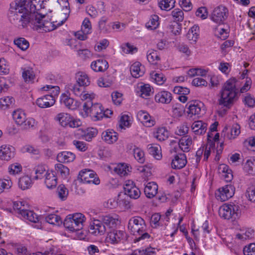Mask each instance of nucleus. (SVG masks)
<instances>
[{
	"instance_id": "nucleus-1",
	"label": "nucleus",
	"mask_w": 255,
	"mask_h": 255,
	"mask_svg": "<svg viewBox=\"0 0 255 255\" xmlns=\"http://www.w3.org/2000/svg\"><path fill=\"white\" fill-rule=\"evenodd\" d=\"M19 14L11 17V23L15 24L18 27L25 28L28 26H30L34 29L38 30L42 29L45 31H50L56 29L63 24L65 21L61 20L57 24V21L50 22L46 19L45 15L37 13H30L29 15L24 16Z\"/></svg>"
},
{
	"instance_id": "nucleus-2",
	"label": "nucleus",
	"mask_w": 255,
	"mask_h": 255,
	"mask_svg": "<svg viewBox=\"0 0 255 255\" xmlns=\"http://www.w3.org/2000/svg\"><path fill=\"white\" fill-rule=\"evenodd\" d=\"M237 80L231 78L224 84L221 92L219 104L230 109L238 99V89L236 87Z\"/></svg>"
},
{
	"instance_id": "nucleus-3",
	"label": "nucleus",
	"mask_w": 255,
	"mask_h": 255,
	"mask_svg": "<svg viewBox=\"0 0 255 255\" xmlns=\"http://www.w3.org/2000/svg\"><path fill=\"white\" fill-rule=\"evenodd\" d=\"M38 0H15L10 4L9 10L8 17L11 22V17L19 14L29 15L32 13H37L36 11V3H38Z\"/></svg>"
},
{
	"instance_id": "nucleus-4",
	"label": "nucleus",
	"mask_w": 255,
	"mask_h": 255,
	"mask_svg": "<svg viewBox=\"0 0 255 255\" xmlns=\"http://www.w3.org/2000/svg\"><path fill=\"white\" fill-rule=\"evenodd\" d=\"M128 228L131 233L135 236L134 242L149 239L150 235L146 232V226L144 220L139 216L130 218L128 223Z\"/></svg>"
},
{
	"instance_id": "nucleus-5",
	"label": "nucleus",
	"mask_w": 255,
	"mask_h": 255,
	"mask_svg": "<svg viewBox=\"0 0 255 255\" xmlns=\"http://www.w3.org/2000/svg\"><path fill=\"white\" fill-rule=\"evenodd\" d=\"M86 221L85 216L81 213L69 214L66 216L63 224L66 228L71 231H77L83 229Z\"/></svg>"
},
{
	"instance_id": "nucleus-6",
	"label": "nucleus",
	"mask_w": 255,
	"mask_h": 255,
	"mask_svg": "<svg viewBox=\"0 0 255 255\" xmlns=\"http://www.w3.org/2000/svg\"><path fill=\"white\" fill-rule=\"evenodd\" d=\"M92 97L83 105V110L86 116H89L94 121L101 120L104 117L103 108L101 104L92 102Z\"/></svg>"
},
{
	"instance_id": "nucleus-7",
	"label": "nucleus",
	"mask_w": 255,
	"mask_h": 255,
	"mask_svg": "<svg viewBox=\"0 0 255 255\" xmlns=\"http://www.w3.org/2000/svg\"><path fill=\"white\" fill-rule=\"evenodd\" d=\"M239 207L234 204H224L219 209V216L224 219H236L239 215Z\"/></svg>"
},
{
	"instance_id": "nucleus-8",
	"label": "nucleus",
	"mask_w": 255,
	"mask_h": 255,
	"mask_svg": "<svg viewBox=\"0 0 255 255\" xmlns=\"http://www.w3.org/2000/svg\"><path fill=\"white\" fill-rule=\"evenodd\" d=\"M78 180L83 183H93L96 185L100 184V181L97 175L93 171L84 169L78 175Z\"/></svg>"
},
{
	"instance_id": "nucleus-9",
	"label": "nucleus",
	"mask_w": 255,
	"mask_h": 255,
	"mask_svg": "<svg viewBox=\"0 0 255 255\" xmlns=\"http://www.w3.org/2000/svg\"><path fill=\"white\" fill-rule=\"evenodd\" d=\"M228 9L223 5H220L214 8L211 14V18L217 23L222 24L228 17Z\"/></svg>"
},
{
	"instance_id": "nucleus-10",
	"label": "nucleus",
	"mask_w": 255,
	"mask_h": 255,
	"mask_svg": "<svg viewBox=\"0 0 255 255\" xmlns=\"http://www.w3.org/2000/svg\"><path fill=\"white\" fill-rule=\"evenodd\" d=\"M68 89L76 96L80 97L83 101L88 100L93 96L92 95L86 93L84 91L85 87L77 83L69 84Z\"/></svg>"
},
{
	"instance_id": "nucleus-11",
	"label": "nucleus",
	"mask_w": 255,
	"mask_h": 255,
	"mask_svg": "<svg viewBox=\"0 0 255 255\" xmlns=\"http://www.w3.org/2000/svg\"><path fill=\"white\" fill-rule=\"evenodd\" d=\"M124 188L125 194L130 198L136 199L140 197V191L132 181H126Z\"/></svg>"
},
{
	"instance_id": "nucleus-12",
	"label": "nucleus",
	"mask_w": 255,
	"mask_h": 255,
	"mask_svg": "<svg viewBox=\"0 0 255 255\" xmlns=\"http://www.w3.org/2000/svg\"><path fill=\"white\" fill-rule=\"evenodd\" d=\"M15 148L11 145L3 144L0 146V160L9 161L14 157Z\"/></svg>"
},
{
	"instance_id": "nucleus-13",
	"label": "nucleus",
	"mask_w": 255,
	"mask_h": 255,
	"mask_svg": "<svg viewBox=\"0 0 255 255\" xmlns=\"http://www.w3.org/2000/svg\"><path fill=\"white\" fill-rule=\"evenodd\" d=\"M107 233L106 240L112 244L119 243L125 237V233L121 230L113 229L109 231Z\"/></svg>"
},
{
	"instance_id": "nucleus-14",
	"label": "nucleus",
	"mask_w": 255,
	"mask_h": 255,
	"mask_svg": "<svg viewBox=\"0 0 255 255\" xmlns=\"http://www.w3.org/2000/svg\"><path fill=\"white\" fill-rule=\"evenodd\" d=\"M89 231L95 236H101L106 232V229L102 221L99 220H94L90 224Z\"/></svg>"
},
{
	"instance_id": "nucleus-15",
	"label": "nucleus",
	"mask_w": 255,
	"mask_h": 255,
	"mask_svg": "<svg viewBox=\"0 0 255 255\" xmlns=\"http://www.w3.org/2000/svg\"><path fill=\"white\" fill-rule=\"evenodd\" d=\"M119 137V134L112 129H108L104 131L102 133V139L108 144H113L116 142Z\"/></svg>"
},
{
	"instance_id": "nucleus-16",
	"label": "nucleus",
	"mask_w": 255,
	"mask_h": 255,
	"mask_svg": "<svg viewBox=\"0 0 255 255\" xmlns=\"http://www.w3.org/2000/svg\"><path fill=\"white\" fill-rule=\"evenodd\" d=\"M137 118L147 127H151L155 124V121L145 111H140L137 113Z\"/></svg>"
},
{
	"instance_id": "nucleus-17",
	"label": "nucleus",
	"mask_w": 255,
	"mask_h": 255,
	"mask_svg": "<svg viewBox=\"0 0 255 255\" xmlns=\"http://www.w3.org/2000/svg\"><path fill=\"white\" fill-rule=\"evenodd\" d=\"M187 163L186 156L184 153L176 155L172 160L171 165L173 168L180 169L183 168Z\"/></svg>"
},
{
	"instance_id": "nucleus-18",
	"label": "nucleus",
	"mask_w": 255,
	"mask_h": 255,
	"mask_svg": "<svg viewBox=\"0 0 255 255\" xmlns=\"http://www.w3.org/2000/svg\"><path fill=\"white\" fill-rule=\"evenodd\" d=\"M55 102L52 96L46 95L39 98L36 100L37 105L41 108H46L53 106Z\"/></svg>"
},
{
	"instance_id": "nucleus-19",
	"label": "nucleus",
	"mask_w": 255,
	"mask_h": 255,
	"mask_svg": "<svg viewBox=\"0 0 255 255\" xmlns=\"http://www.w3.org/2000/svg\"><path fill=\"white\" fill-rule=\"evenodd\" d=\"M91 67L94 71L104 72L108 68L109 64L106 60L99 59L93 61Z\"/></svg>"
},
{
	"instance_id": "nucleus-20",
	"label": "nucleus",
	"mask_w": 255,
	"mask_h": 255,
	"mask_svg": "<svg viewBox=\"0 0 255 255\" xmlns=\"http://www.w3.org/2000/svg\"><path fill=\"white\" fill-rule=\"evenodd\" d=\"M172 98L171 93L166 91L158 92L155 95L154 97L156 102L165 104L170 103Z\"/></svg>"
},
{
	"instance_id": "nucleus-21",
	"label": "nucleus",
	"mask_w": 255,
	"mask_h": 255,
	"mask_svg": "<svg viewBox=\"0 0 255 255\" xmlns=\"http://www.w3.org/2000/svg\"><path fill=\"white\" fill-rule=\"evenodd\" d=\"M188 110L187 113L188 115H190V117L193 115H198L201 112V108L202 107L203 104L201 102L197 101H192L188 104Z\"/></svg>"
},
{
	"instance_id": "nucleus-22",
	"label": "nucleus",
	"mask_w": 255,
	"mask_h": 255,
	"mask_svg": "<svg viewBox=\"0 0 255 255\" xmlns=\"http://www.w3.org/2000/svg\"><path fill=\"white\" fill-rule=\"evenodd\" d=\"M45 184L46 187L49 188H53L56 187L57 184V179L53 171H47L45 174Z\"/></svg>"
},
{
	"instance_id": "nucleus-23",
	"label": "nucleus",
	"mask_w": 255,
	"mask_h": 255,
	"mask_svg": "<svg viewBox=\"0 0 255 255\" xmlns=\"http://www.w3.org/2000/svg\"><path fill=\"white\" fill-rule=\"evenodd\" d=\"M193 131L197 135L204 134L207 129V124L201 121L194 122L191 126Z\"/></svg>"
},
{
	"instance_id": "nucleus-24",
	"label": "nucleus",
	"mask_w": 255,
	"mask_h": 255,
	"mask_svg": "<svg viewBox=\"0 0 255 255\" xmlns=\"http://www.w3.org/2000/svg\"><path fill=\"white\" fill-rule=\"evenodd\" d=\"M75 155L70 151H62L57 155V161L61 163L72 162L75 159Z\"/></svg>"
},
{
	"instance_id": "nucleus-25",
	"label": "nucleus",
	"mask_w": 255,
	"mask_h": 255,
	"mask_svg": "<svg viewBox=\"0 0 255 255\" xmlns=\"http://www.w3.org/2000/svg\"><path fill=\"white\" fill-rule=\"evenodd\" d=\"M158 185L154 182L148 183L144 188V193L148 198H152L157 193Z\"/></svg>"
},
{
	"instance_id": "nucleus-26",
	"label": "nucleus",
	"mask_w": 255,
	"mask_h": 255,
	"mask_svg": "<svg viewBox=\"0 0 255 255\" xmlns=\"http://www.w3.org/2000/svg\"><path fill=\"white\" fill-rule=\"evenodd\" d=\"M102 222L104 226L106 229V232L107 233L111 230L114 229L116 227L117 222L118 220L111 216H105L102 217Z\"/></svg>"
},
{
	"instance_id": "nucleus-27",
	"label": "nucleus",
	"mask_w": 255,
	"mask_h": 255,
	"mask_svg": "<svg viewBox=\"0 0 255 255\" xmlns=\"http://www.w3.org/2000/svg\"><path fill=\"white\" fill-rule=\"evenodd\" d=\"M60 103L69 109L74 110L77 106L74 99L69 97L65 94H63L60 98Z\"/></svg>"
},
{
	"instance_id": "nucleus-28",
	"label": "nucleus",
	"mask_w": 255,
	"mask_h": 255,
	"mask_svg": "<svg viewBox=\"0 0 255 255\" xmlns=\"http://www.w3.org/2000/svg\"><path fill=\"white\" fill-rule=\"evenodd\" d=\"M76 83L83 87L88 86L90 84V80L88 75L83 72H79L76 75Z\"/></svg>"
},
{
	"instance_id": "nucleus-29",
	"label": "nucleus",
	"mask_w": 255,
	"mask_h": 255,
	"mask_svg": "<svg viewBox=\"0 0 255 255\" xmlns=\"http://www.w3.org/2000/svg\"><path fill=\"white\" fill-rule=\"evenodd\" d=\"M147 150L149 154L152 155L155 159H160L161 158V147L158 145L149 144L147 147Z\"/></svg>"
},
{
	"instance_id": "nucleus-30",
	"label": "nucleus",
	"mask_w": 255,
	"mask_h": 255,
	"mask_svg": "<svg viewBox=\"0 0 255 255\" xmlns=\"http://www.w3.org/2000/svg\"><path fill=\"white\" fill-rule=\"evenodd\" d=\"M199 27L198 25H194L188 31L186 34L187 39L189 41L196 42L199 37Z\"/></svg>"
},
{
	"instance_id": "nucleus-31",
	"label": "nucleus",
	"mask_w": 255,
	"mask_h": 255,
	"mask_svg": "<svg viewBox=\"0 0 255 255\" xmlns=\"http://www.w3.org/2000/svg\"><path fill=\"white\" fill-rule=\"evenodd\" d=\"M22 76L26 83H33L35 77L34 71L29 67L23 69Z\"/></svg>"
},
{
	"instance_id": "nucleus-32",
	"label": "nucleus",
	"mask_w": 255,
	"mask_h": 255,
	"mask_svg": "<svg viewBox=\"0 0 255 255\" xmlns=\"http://www.w3.org/2000/svg\"><path fill=\"white\" fill-rule=\"evenodd\" d=\"M14 99L11 96L4 97L0 99V109L6 110L12 106L14 103Z\"/></svg>"
},
{
	"instance_id": "nucleus-33",
	"label": "nucleus",
	"mask_w": 255,
	"mask_h": 255,
	"mask_svg": "<svg viewBox=\"0 0 255 255\" xmlns=\"http://www.w3.org/2000/svg\"><path fill=\"white\" fill-rule=\"evenodd\" d=\"M192 142L191 138L184 136L179 140V146L183 152H188Z\"/></svg>"
},
{
	"instance_id": "nucleus-34",
	"label": "nucleus",
	"mask_w": 255,
	"mask_h": 255,
	"mask_svg": "<svg viewBox=\"0 0 255 255\" xmlns=\"http://www.w3.org/2000/svg\"><path fill=\"white\" fill-rule=\"evenodd\" d=\"M12 117L15 123L20 126L23 124L26 119V115L23 111L21 110L14 111L12 113Z\"/></svg>"
},
{
	"instance_id": "nucleus-35",
	"label": "nucleus",
	"mask_w": 255,
	"mask_h": 255,
	"mask_svg": "<svg viewBox=\"0 0 255 255\" xmlns=\"http://www.w3.org/2000/svg\"><path fill=\"white\" fill-rule=\"evenodd\" d=\"M141 66L139 62H136L130 66V71L132 77L137 78L143 74V71L140 69Z\"/></svg>"
},
{
	"instance_id": "nucleus-36",
	"label": "nucleus",
	"mask_w": 255,
	"mask_h": 255,
	"mask_svg": "<svg viewBox=\"0 0 255 255\" xmlns=\"http://www.w3.org/2000/svg\"><path fill=\"white\" fill-rule=\"evenodd\" d=\"M20 215L24 219L30 222L36 223L38 221V216L33 211L29 210L27 208Z\"/></svg>"
},
{
	"instance_id": "nucleus-37",
	"label": "nucleus",
	"mask_w": 255,
	"mask_h": 255,
	"mask_svg": "<svg viewBox=\"0 0 255 255\" xmlns=\"http://www.w3.org/2000/svg\"><path fill=\"white\" fill-rule=\"evenodd\" d=\"M147 59L152 64H156L160 59L158 52L153 49H150L147 52Z\"/></svg>"
},
{
	"instance_id": "nucleus-38",
	"label": "nucleus",
	"mask_w": 255,
	"mask_h": 255,
	"mask_svg": "<svg viewBox=\"0 0 255 255\" xmlns=\"http://www.w3.org/2000/svg\"><path fill=\"white\" fill-rule=\"evenodd\" d=\"M150 77L154 82L159 85H162L165 82L166 78L164 74L160 72H152L150 73Z\"/></svg>"
},
{
	"instance_id": "nucleus-39",
	"label": "nucleus",
	"mask_w": 255,
	"mask_h": 255,
	"mask_svg": "<svg viewBox=\"0 0 255 255\" xmlns=\"http://www.w3.org/2000/svg\"><path fill=\"white\" fill-rule=\"evenodd\" d=\"M244 169L248 174L255 175V159H248L244 165Z\"/></svg>"
},
{
	"instance_id": "nucleus-40",
	"label": "nucleus",
	"mask_w": 255,
	"mask_h": 255,
	"mask_svg": "<svg viewBox=\"0 0 255 255\" xmlns=\"http://www.w3.org/2000/svg\"><path fill=\"white\" fill-rule=\"evenodd\" d=\"M32 184L31 178L27 175L21 177L18 181V186L22 190L28 189Z\"/></svg>"
},
{
	"instance_id": "nucleus-41",
	"label": "nucleus",
	"mask_w": 255,
	"mask_h": 255,
	"mask_svg": "<svg viewBox=\"0 0 255 255\" xmlns=\"http://www.w3.org/2000/svg\"><path fill=\"white\" fill-rule=\"evenodd\" d=\"M72 117L67 113H62L59 114L57 116V120L60 125L63 127L68 126L71 121Z\"/></svg>"
},
{
	"instance_id": "nucleus-42",
	"label": "nucleus",
	"mask_w": 255,
	"mask_h": 255,
	"mask_svg": "<svg viewBox=\"0 0 255 255\" xmlns=\"http://www.w3.org/2000/svg\"><path fill=\"white\" fill-rule=\"evenodd\" d=\"M45 221L49 224L59 226L62 223L61 217L56 214H49L45 217Z\"/></svg>"
},
{
	"instance_id": "nucleus-43",
	"label": "nucleus",
	"mask_w": 255,
	"mask_h": 255,
	"mask_svg": "<svg viewBox=\"0 0 255 255\" xmlns=\"http://www.w3.org/2000/svg\"><path fill=\"white\" fill-rule=\"evenodd\" d=\"M154 137L159 141H163L168 137V132L165 128H158L154 133Z\"/></svg>"
},
{
	"instance_id": "nucleus-44",
	"label": "nucleus",
	"mask_w": 255,
	"mask_h": 255,
	"mask_svg": "<svg viewBox=\"0 0 255 255\" xmlns=\"http://www.w3.org/2000/svg\"><path fill=\"white\" fill-rule=\"evenodd\" d=\"M55 169L58 174H60L61 177L65 178L69 174V169L68 167L61 163H57L55 165Z\"/></svg>"
},
{
	"instance_id": "nucleus-45",
	"label": "nucleus",
	"mask_w": 255,
	"mask_h": 255,
	"mask_svg": "<svg viewBox=\"0 0 255 255\" xmlns=\"http://www.w3.org/2000/svg\"><path fill=\"white\" fill-rule=\"evenodd\" d=\"M175 3V0H161L158 2V5L161 9L169 10L174 7Z\"/></svg>"
},
{
	"instance_id": "nucleus-46",
	"label": "nucleus",
	"mask_w": 255,
	"mask_h": 255,
	"mask_svg": "<svg viewBox=\"0 0 255 255\" xmlns=\"http://www.w3.org/2000/svg\"><path fill=\"white\" fill-rule=\"evenodd\" d=\"M13 208L16 213L20 215L27 208V205L25 202L15 201L13 203Z\"/></svg>"
},
{
	"instance_id": "nucleus-47",
	"label": "nucleus",
	"mask_w": 255,
	"mask_h": 255,
	"mask_svg": "<svg viewBox=\"0 0 255 255\" xmlns=\"http://www.w3.org/2000/svg\"><path fill=\"white\" fill-rule=\"evenodd\" d=\"M158 18L159 17L157 15L151 16L148 22L146 23V27L150 30L156 29L159 25Z\"/></svg>"
},
{
	"instance_id": "nucleus-48",
	"label": "nucleus",
	"mask_w": 255,
	"mask_h": 255,
	"mask_svg": "<svg viewBox=\"0 0 255 255\" xmlns=\"http://www.w3.org/2000/svg\"><path fill=\"white\" fill-rule=\"evenodd\" d=\"M240 126L236 124L232 127L230 129V133L227 134V137L229 139L235 138L240 133Z\"/></svg>"
},
{
	"instance_id": "nucleus-49",
	"label": "nucleus",
	"mask_w": 255,
	"mask_h": 255,
	"mask_svg": "<svg viewBox=\"0 0 255 255\" xmlns=\"http://www.w3.org/2000/svg\"><path fill=\"white\" fill-rule=\"evenodd\" d=\"M43 89L45 91H50V93L49 95L52 96L54 100H55V98L58 96L60 93V88L58 86H56L46 85Z\"/></svg>"
},
{
	"instance_id": "nucleus-50",
	"label": "nucleus",
	"mask_w": 255,
	"mask_h": 255,
	"mask_svg": "<svg viewBox=\"0 0 255 255\" xmlns=\"http://www.w3.org/2000/svg\"><path fill=\"white\" fill-rule=\"evenodd\" d=\"M57 193L58 197L62 201L67 199L68 191L64 185H60L57 189Z\"/></svg>"
},
{
	"instance_id": "nucleus-51",
	"label": "nucleus",
	"mask_w": 255,
	"mask_h": 255,
	"mask_svg": "<svg viewBox=\"0 0 255 255\" xmlns=\"http://www.w3.org/2000/svg\"><path fill=\"white\" fill-rule=\"evenodd\" d=\"M36 124L37 123L34 119L29 118L27 119L26 118L24 122H23V124L20 125V126H21L22 128L24 129H29L34 128L36 125Z\"/></svg>"
},
{
	"instance_id": "nucleus-52",
	"label": "nucleus",
	"mask_w": 255,
	"mask_h": 255,
	"mask_svg": "<svg viewBox=\"0 0 255 255\" xmlns=\"http://www.w3.org/2000/svg\"><path fill=\"white\" fill-rule=\"evenodd\" d=\"M14 43L22 50H26L29 45L28 41L22 37L14 40Z\"/></svg>"
},
{
	"instance_id": "nucleus-53",
	"label": "nucleus",
	"mask_w": 255,
	"mask_h": 255,
	"mask_svg": "<svg viewBox=\"0 0 255 255\" xmlns=\"http://www.w3.org/2000/svg\"><path fill=\"white\" fill-rule=\"evenodd\" d=\"M114 171L121 176H124L127 175L128 169L125 164H119L115 167Z\"/></svg>"
},
{
	"instance_id": "nucleus-54",
	"label": "nucleus",
	"mask_w": 255,
	"mask_h": 255,
	"mask_svg": "<svg viewBox=\"0 0 255 255\" xmlns=\"http://www.w3.org/2000/svg\"><path fill=\"white\" fill-rule=\"evenodd\" d=\"M98 131L96 128H88L85 132L83 136L85 139L90 141L91 139L97 134Z\"/></svg>"
},
{
	"instance_id": "nucleus-55",
	"label": "nucleus",
	"mask_w": 255,
	"mask_h": 255,
	"mask_svg": "<svg viewBox=\"0 0 255 255\" xmlns=\"http://www.w3.org/2000/svg\"><path fill=\"white\" fill-rule=\"evenodd\" d=\"M134 157L139 163H142L144 162V152L140 148H136L133 149Z\"/></svg>"
},
{
	"instance_id": "nucleus-56",
	"label": "nucleus",
	"mask_w": 255,
	"mask_h": 255,
	"mask_svg": "<svg viewBox=\"0 0 255 255\" xmlns=\"http://www.w3.org/2000/svg\"><path fill=\"white\" fill-rule=\"evenodd\" d=\"M107 18L103 16L99 21V28L101 32L104 33H108L109 31V26L106 24Z\"/></svg>"
},
{
	"instance_id": "nucleus-57",
	"label": "nucleus",
	"mask_w": 255,
	"mask_h": 255,
	"mask_svg": "<svg viewBox=\"0 0 255 255\" xmlns=\"http://www.w3.org/2000/svg\"><path fill=\"white\" fill-rule=\"evenodd\" d=\"M171 14L175 21H182L184 19V13L183 11L179 8L174 9L172 10Z\"/></svg>"
},
{
	"instance_id": "nucleus-58",
	"label": "nucleus",
	"mask_w": 255,
	"mask_h": 255,
	"mask_svg": "<svg viewBox=\"0 0 255 255\" xmlns=\"http://www.w3.org/2000/svg\"><path fill=\"white\" fill-rule=\"evenodd\" d=\"M121 48L124 53L126 54H132L133 53L136 52L137 51V48L135 47H134L133 45H131L129 43H127L126 44H123L121 46Z\"/></svg>"
},
{
	"instance_id": "nucleus-59",
	"label": "nucleus",
	"mask_w": 255,
	"mask_h": 255,
	"mask_svg": "<svg viewBox=\"0 0 255 255\" xmlns=\"http://www.w3.org/2000/svg\"><path fill=\"white\" fill-rule=\"evenodd\" d=\"M246 196L250 201L255 202V185H250L247 190Z\"/></svg>"
},
{
	"instance_id": "nucleus-60",
	"label": "nucleus",
	"mask_w": 255,
	"mask_h": 255,
	"mask_svg": "<svg viewBox=\"0 0 255 255\" xmlns=\"http://www.w3.org/2000/svg\"><path fill=\"white\" fill-rule=\"evenodd\" d=\"M22 167L20 164L15 163L11 164L8 167V171L10 174L15 175L21 171Z\"/></svg>"
},
{
	"instance_id": "nucleus-61",
	"label": "nucleus",
	"mask_w": 255,
	"mask_h": 255,
	"mask_svg": "<svg viewBox=\"0 0 255 255\" xmlns=\"http://www.w3.org/2000/svg\"><path fill=\"white\" fill-rule=\"evenodd\" d=\"M221 188L230 198L232 197L234 195L235 188L231 184L226 185L225 186L221 187Z\"/></svg>"
},
{
	"instance_id": "nucleus-62",
	"label": "nucleus",
	"mask_w": 255,
	"mask_h": 255,
	"mask_svg": "<svg viewBox=\"0 0 255 255\" xmlns=\"http://www.w3.org/2000/svg\"><path fill=\"white\" fill-rule=\"evenodd\" d=\"M14 247L17 255H27L28 254L27 248L22 245L16 244Z\"/></svg>"
},
{
	"instance_id": "nucleus-63",
	"label": "nucleus",
	"mask_w": 255,
	"mask_h": 255,
	"mask_svg": "<svg viewBox=\"0 0 255 255\" xmlns=\"http://www.w3.org/2000/svg\"><path fill=\"white\" fill-rule=\"evenodd\" d=\"M245 255H255V244H251L246 246L243 250Z\"/></svg>"
},
{
	"instance_id": "nucleus-64",
	"label": "nucleus",
	"mask_w": 255,
	"mask_h": 255,
	"mask_svg": "<svg viewBox=\"0 0 255 255\" xmlns=\"http://www.w3.org/2000/svg\"><path fill=\"white\" fill-rule=\"evenodd\" d=\"M244 144L249 149L255 151V137H250L246 139Z\"/></svg>"
}]
</instances>
